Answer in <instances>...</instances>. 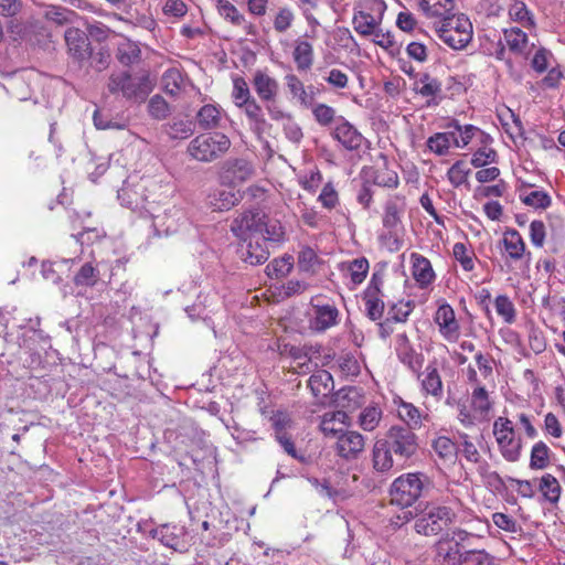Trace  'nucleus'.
Instances as JSON below:
<instances>
[{
    "instance_id": "f257e3e1",
    "label": "nucleus",
    "mask_w": 565,
    "mask_h": 565,
    "mask_svg": "<svg viewBox=\"0 0 565 565\" xmlns=\"http://www.w3.org/2000/svg\"><path fill=\"white\" fill-rule=\"evenodd\" d=\"M231 231L238 238L266 236L271 243H280L285 236L280 222L270 220L262 210L242 213L232 222Z\"/></svg>"
},
{
    "instance_id": "f03ea898",
    "label": "nucleus",
    "mask_w": 565,
    "mask_h": 565,
    "mask_svg": "<svg viewBox=\"0 0 565 565\" xmlns=\"http://www.w3.org/2000/svg\"><path fill=\"white\" fill-rule=\"evenodd\" d=\"M153 87L154 84L147 72L140 75H132L128 71L113 72L107 83V89L111 95L121 96L132 104L143 103Z\"/></svg>"
},
{
    "instance_id": "7ed1b4c3",
    "label": "nucleus",
    "mask_w": 565,
    "mask_h": 565,
    "mask_svg": "<svg viewBox=\"0 0 565 565\" xmlns=\"http://www.w3.org/2000/svg\"><path fill=\"white\" fill-rule=\"evenodd\" d=\"M431 489V481L423 472L404 473L390 487L391 503L403 509L412 507Z\"/></svg>"
},
{
    "instance_id": "20e7f679",
    "label": "nucleus",
    "mask_w": 565,
    "mask_h": 565,
    "mask_svg": "<svg viewBox=\"0 0 565 565\" xmlns=\"http://www.w3.org/2000/svg\"><path fill=\"white\" fill-rule=\"evenodd\" d=\"M231 147L230 138L222 132H205L193 138L188 153L200 162H212L224 156Z\"/></svg>"
},
{
    "instance_id": "39448f33",
    "label": "nucleus",
    "mask_w": 565,
    "mask_h": 565,
    "mask_svg": "<svg viewBox=\"0 0 565 565\" xmlns=\"http://www.w3.org/2000/svg\"><path fill=\"white\" fill-rule=\"evenodd\" d=\"M438 38L454 50L465 49L472 40V23L463 13H457L436 24Z\"/></svg>"
},
{
    "instance_id": "423d86ee",
    "label": "nucleus",
    "mask_w": 565,
    "mask_h": 565,
    "mask_svg": "<svg viewBox=\"0 0 565 565\" xmlns=\"http://www.w3.org/2000/svg\"><path fill=\"white\" fill-rule=\"evenodd\" d=\"M383 439L392 449L399 468L413 459L419 449L418 437L408 425L392 426Z\"/></svg>"
},
{
    "instance_id": "0eeeda50",
    "label": "nucleus",
    "mask_w": 565,
    "mask_h": 565,
    "mask_svg": "<svg viewBox=\"0 0 565 565\" xmlns=\"http://www.w3.org/2000/svg\"><path fill=\"white\" fill-rule=\"evenodd\" d=\"M457 519L455 510L447 505L431 504L415 521V531L426 536L438 535Z\"/></svg>"
},
{
    "instance_id": "6e6552de",
    "label": "nucleus",
    "mask_w": 565,
    "mask_h": 565,
    "mask_svg": "<svg viewBox=\"0 0 565 565\" xmlns=\"http://www.w3.org/2000/svg\"><path fill=\"white\" fill-rule=\"evenodd\" d=\"M493 435L501 456L509 462H516L523 446L522 439L515 437L513 423L508 417H498L493 423Z\"/></svg>"
},
{
    "instance_id": "1a4fd4ad",
    "label": "nucleus",
    "mask_w": 565,
    "mask_h": 565,
    "mask_svg": "<svg viewBox=\"0 0 565 565\" xmlns=\"http://www.w3.org/2000/svg\"><path fill=\"white\" fill-rule=\"evenodd\" d=\"M262 237H242L237 248L239 258L252 265L257 266L267 262L269 258V249L267 243H271L269 239Z\"/></svg>"
},
{
    "instance_id": "9d476101",
    "label": "nucleus",
    "mask_w": 565,
    "mask_h": 565,
    "mask_svg": "<svg viewBox=\"0 0 565 565\" xmlns=\"http://www.w3.org/2000/svg\"><path fill=\"white\" fill-rule=\"evenodd\" d=\"M395 353L398 361L411 372L416 374L417 379L424 375V373L420 372L425 360L424 354L414 349L405 332L398 333L395 338Z\"/></svg>"
},
{
    "instance_id": "9b49d317",
    "label": "nucleus",
    "mask_w": 565,
    "mask_h": 565,
    "mask_svg": "<svg viewBox=\"0 0 565 565\" xmlns=\"http://www.w3.org/2000/svg\"><path fill=\"white\" fill-rule=\"evenodd\" d=\"M253 172V166L247 160L230 158L222 163L220 178L223 183L237 185L247 181Z\"/></svg>"
},
{
    "instance_id": "f8f14e48",
    "label": "nucleus",
    "mask_w": 565,
    "mask_h": 565,
    "mask_svg": "<svg viewBox=\"0 0 565 565\" xmlns=\"http://www.w3.org/2000/svg\"><path fill=\"white\" fill-rule=\"evenodd\" d=\"M365 438L362 434L354 430H344L340 434L335 441V452L339 457L347 461H352L359 458L364 451Z\"/></svg>"
},
{
    "instance_id": "ddd939ff",
    "label": "nucleus",
    "mask_w": 565,
    "mask_h": 565,
    "mask_svg": "<svg viewBox=\"0 0 565 565\" xmlns=\"http://www.w3.org/2000/svg\"><path fill=\"white\" fill-rule=\"evenodd\" d=\"M331 136L349 151L359 150L365 140L363 135L343 116L338 117L337 125L333 127Z\"/></svg>"
},
{
    "instance_id": "4468645a",
    "label": "nucleus",
    "mask_w": 565,
    "mask_h": 565,
    "mask_svg": "<svg viewBox=\"0 0 565 565\" xmlns=\"http://www.w3.org/2000/svg\"><path fill=\"white\" fill-rule=\"evenodd\" d=\"M462 551L443 536L431 546L433 565H461Z\"/></svg>"
},
{
    "instance_id": "2eb2a0df",
    "label": "nucleus",
    "mask_w": 565,
    "mask_h": 565,
    "mask_svg": "<svg viewBox=\"0 0 565 565\" xmlns=\"http://www.w3.org/2000/svg\"><path fill=\"white\" fill-rule=\"evenodd\" d=\"M65 42L70 55L77 62H83L88 58L92 49L87 34L77 29L70 28L65 31Z\"/></svg>"
},
{
    "instance_id": "dca6fc26",
    "label": "nucleus",
    "mask_w": 565,
    "mask_h": 565,
    "mask_svg": "<svg viewBox=\"0 0 565 565\" xmlns=\"http://www.w3.org/2000/svg\"><path fill=\"white\" fill-rule=\"evenodd\" d=\"M434 320L438 324L439 332L445 339L455 340L458 338L459 323L449 303L444 302L438 307Z\"/></svg>"
},
{
    "instance_id": "f3484780",
    "label": "nucleus",
    "mask_w": 565,
    "mask_h": 565,
    "mask_svg": "<svg viewBox=\"0 0 565 565\" xmlns=\"http://www.w3.org/2000/svg\"><path fill=\"white\" fill-rule=\"evenodd\" d=\"M315 316L310 320V328L323 332L338 323L339 310L333 305L313 306Z\"/></svg>"
},
{
    "instance_id": "a211bd4d",
    "label": "nucleus",
    "mask_w": 565,
    "mask_h": 565,
    "mask_svg": "<svg viewBox=\"0 0 565 565\" xmlns=\"http://www.w3.org/2000/svg\"><path fill=\"white\" fill-rule=\"evenodd\" d=\"M372 463L377 472H387L396 465V458L386 441L377 439L372 449Z\"/></svg>"
},
{
    "instance_id": "6ab92c4d",
    "label": "nucleus",
    "mask_w": 565,
    "mask_h": 565,
    "mask_svg": "<svg viewBox=\"0 0 565 565\" xmlns=\"http://www.w3.org/2000/svg\"><path fill=\"white\" fill-rule=\"evenodd\" d=\"M412 274L420 288H426L436 278L430 260L423 255L412 254Z\"/></svg>"
},
{
    "instance_id": "aec40b11",
    "label": "nucleus",
    "mask_w": 565,
    "mask_h": 565,
    "mask_svg": "<svg viewBox=\"0 0 565 565\" xmlns=\"http://www.w3.org/2000/svg\"><path fill=\"white\" fill-rule=\"evenodd\" d=\"M195 126L190 119L173 117L170 121L161 126V132L167 135L170 140L188 139L194 134Z\"/></svg>"
},
{
    "instance_id": "412c9836",
    "label": "nucleus",
    "mask_w": 565,
    "mask_h": 565,
    "mask_svg": "<svg viewBox=\"0 0 565 565\" xmlns=\"http://www.w3.org/2000/svg\"><path fill=\"white\" fill-rule=\"evenodd\" d=\"M419 8L427 18H439V22L456 14L454 0H419Z\"/></svg>"
},
{
    "instance_id": "4be33fe9",
    "label": "nucleus",
    "mask_w": 565,
    "mask_h": 565,
    "mask_svg": "<svg viewBox=\"0 0 565 565\" xmlns=\"http://www.w3.org/2000/svg\"><path fill=\"white\" fill-rule=\"evenodd\" d=\"M501 244L509 259L518 262L523 258L526 247L521 234L516 230L507 228L503 233Z\"/></svg>"
},
{
    "instance_id": "5701e85b",
    "label": "nucleus",
    "mask_w": 565,
    "mask_h": 565,
    "mask_svg": "<svg viewBox=\"0 0 565 565\" xmlns=\"http://www.w3.org/2000/svg\"><path fill=\"white\" fill-rule=\"evenodd\" d=\"M503 40L510 52L515 55H526L529 36L518 26L503 29Z\"/></svg>"
},
{
    "instance_id": "b1692460",
    "label": "nucleus",
    "mask_w": 565,
    "mask_h": 565,
    "mask_svg": "<svg viewBox=\"0 0 565 565\" xmlns=\"http://www.w3.org/2000/svg\"><path fill=\"white\" fill-rule=\"evenodd\" d=\"M253 86L263 102H273L278 93V83L262 71L254 75Z\"/></svg>"
},
{
    "instance_id": "393cba45",
    "label": "nucleus",
    "mask_w": 565,
    "mask_h": 565,
    "mask_svg": "<svg viewBox=\"0 0 565 565\" xmlns=\"http://www.w3.org/2000/svg\"><path fill=\"white\" fill-rule=\"evenodd\" d=\"M308 387L316 398L327 397L334 388L333 377L328 371L320 370L309 377Z\"/></svg>"
},
{
    "instance_id": "a878e982",
    "label": "nucleus",
    "mask_w": 565,
    "mask_h": 565,
    "mask_svg": "<svg viewBox=\"0 0 565 565\" xmlns=\"http://www.w3.org/2000/svg\"><path fill=\"white\" fill-rule=\"evenodd\" d=\"M116 58L124 66H131L141 60V50L138 44L124 38L117 45Z\"/></svg>"
},
{
    "instance_id": "bb28decb",
    "label": "nucleus",
    "mask_w": 565,
    "mask_h": 565,
    "mask_svg": "<svg viewBox=\"0 0 565 565\" xmlns=\"http://www.w3.org/2000/svg\"><path fill=\"white\" fill-rule=\"evenodd\" d=\"M534 185L531 183H523L520 189V200L523 204L533 207L546 210L552 204V199L550 194L544 190H535L529 193L524 192V188H533Z\"/></svg>"
},
{
    "instance_id": "cd10ccee",
    "label": "nucleus",
    "mask_w": 565,
    "mask_h": 565,
    "mask_svg": "<svg viewBox=\"0 0 565 565\" xmlns=\"http://www.w3.org/2000/svg\"><path fill=\"white\" fill-rule=\"evenodd\" d=\"M509 17L525 29L532 30L536 28L534 14L523 1L514 0L510 4Z\"/></svg>"
},
{
    "instance_id": "c85d7f7f",
    "label": "nucleus",
    "mask_w": 565,
    "mask_h": 565,
    "mask_svg": "<svg viewBox=\"0 0 565 565\" xmlns=\"http://www.w3.org/2000/svg\"><path fill=\"white\" fill-rule=\"evenodd\" d=\"M412 90L425 98L426 107H436L438 106L444 96H443V85L441 82H434L430 84H422V85H413Z\"/></svg>"
},
{
    "instance_id": "c756f323",
    "label": "nucleus",
    "mask_w": 565,
    "mask_h": 565,
    "mask_svg": "<svg viewBox=\"0 0 565 565\" xmlns=\"http://www.w3.org/2000/svg\"><path fill=\"white\" fill-rule=\"evenodd\" d=\"M369 260L365 257H359L351 262L340 264V270L348 273L354 285L363 282L369 273Z\"/></svg>"
},
{
    "instance_id": "7c9ffc66",
    "label": "nucleus",
    "mask_w": 565,
    "mask_h": 565,
    "mask_svg": "<svg viewBox=\"0 0 565 565\" xmlns=\"http://www.w3.org/2000/svg\"><path fill=\"white\" fill-rule=\"evenodd\" d=\"M352 24L355 32L362 36H370L375 33L380 22L369 12L355 10Z\"/></svg>"
},
{
    "instance_id": "2f4dec72",
    "label": "nucleus",
    "mask_w": 565,
    "mask_h": 565,
    "mask_svg": "<svg viewBox=\"0 0 565 565\" xmlns=\"http://www.w3.org/2000/svg\"><path fill=\"white\" fill-rule=\"evenodd\" d=\"M100 273L92 263L83 264L73 277L76 287H94L99 280Z\"/></svg>"
},
{
    "instance_id": "473e14b6",
    "label": "nucleus",
    "mask_w": 565,
    "mask_h": 565,
    "mask_svg": "<svg viewBox=\"0 0 565 565\" xmlns=\"http://www.w3.org/2000/svg\"><path fill=\"white\" fill-rule=\"evenodd\" d=\"M403 209L398 205L397 199L386 201L383 214V226L392 234L402 223Z\"/></svg>"
},
{
    "instance_id": "72a5a7b5",
    "label": "nucleus",
    "mask_w": 565,
    "mask_h": 565,
    "mask_svg": "<svg viewBox=\"0 0 565 565\" xmlns=\"http://www.w3.org/2000/svg\"><path fill=\"white\" fill-rule=\"evenodd\" d=\"M422 387L434 397L440 398L443 396V382L437 367L434 364H428L426 374L422 379Z\"/></svg>"
},
{
    "instance_id": "f704fd0d",
    "label": "nucleus",
    "mask_w": 565,
    "mask_h": 565,
    "mask_svg": "<svg viewBox=\"0 0 565 565\" xmlns=\"http://www.w3.org/2000/svg\"><path fill=\"white\" fill-rule=\"evenodd\" d=\"M286 85L289 88L291 95L299 99L300 104L305 107H310L315 100V93L308 94L302 82L295 75L288 74L285 77Z\"/></svg>"
},
{
    "instance_id": "c9c22d12",
    "label": "nucleus",
    "mask_w": 565,
    "mask_h": 565,
    "mask_svg": "<svg viewBox=\"0 0 565 565\" xmlns=\"http://www.w3.org/2000/svg\"><path fill=\"white\" fill-rule=\"evenodd\" d=\"M539 490L543 498L550 503H557L561 497V484L551 473H545L540 479Z\"/></svg>"
},
{
    "instance_id": "e433bc0d",
    "label": "nucleus",
    "mask_w": 565,
    "mask_h": 565,
    "mask_svg": "<svg viewBox=\"0 0 565 565\" xmlns=\"http://www.w3.org/2000/svg\"><path fill=\"white\" fill-rule=\"evenodd\" d=\"M292 55L299 71H307L312 66L313 47L309 42L297 41Z\"/></svg>"
},
{
    "instance_id": "4c0bfd02",
    "label": "nucleus",
    "mask_w": 565,
    "mask_h": 565,
    "mask_svg": "<svg viewBox=\"0 0 565 565\" xmlns=\"http://www.w3.org/2000/svg\"><path fill=\"white\" fill-rule=\"evenodd\" d=\"M147 110L152 119L162 121L170 116L172 107L161 95L156 94L149 99Z\"/></svg>"
},
{
    "instance_id": "58836bf2",
    "label": "nucleus",
    "mask_w": 565,
    "mask_h": 565,
    "mask_svg": "<svg viewBox=\"0 0 565 565\" xmlns=\"http://www.w3.org/2000/svg\"><path fill=\"white\" fill-rule=\"evenodd\" d=\"M196 120L202 129H213L220 124L221 113L216 106L207 104L198 111Z\"/></svg>"
},
{
    "instance_id": "ea45409f",
    "label": "nucleus",
    "mask_w": 565,
    "mask_h": 565,
    "mask_svg": "<svg viewBox=\"0 0 565 565\" xmlns=\"http://www.w3.org/2000/svg\"><path fill=\"white\" fill-rule=\"evenodd\" d=\"M294 267V257L285 255L275 258L266 266V274L269 278H281L287 276Z\"/></svg>"
},
{
    "instance_id": "a19ab883",
    "label": "nucleus",
    "mask_w": 565,
    "mask_h": 565,
    "mask_svg": "<svg viewBox=\"0 0 565 565\" xmlns=\"http://www.w3.org/2000/svg\"><path fill=\"white\" fill-rule=\"evenodd\" d=\"M550 448L544 441L534 444L531 450L530 468L534 470L545 469L550 463Z\"/></svg>"
},
{
    "instance_id": "79ce46f5",
    "label": "nucleus",
    "mask_w": 565,
    "mask_h": 565,
    "mask_svg": "<svg viewBox=\"0 0 565 565\" xmlns=\"http://www.w3.org/2000/svg\"><path fill=\"white\" fill-rule=\"evenodd\" d=\"M311 111L315 117V120L322 127H328L331 124L337 125V110L323 103L312 104Z\"/></svg>"
},
{
    "instance_id": "37998d69",
    "label": "nucleus",
    "mask_w": 565,
    "mask_h": 565,
    "mask_svg": "<svg viewBox=\"0 0 565 565\" xmlns=\"http://www.w3.org/2000/svg\"><path fill=\"white\" fill-rule=\"evenodd\" d=\"M448 129H455L459 132V139L455 140V147L463 148L469 142L477 137L476 132L478 131V127L473 125H465L461 126L458 120L452 119L447 124Z\"/></svg>"
},
{
    "instance_id": "c03bdc74",
    "label": "nucleus",
    "mask_w": 565,
    "mask_h": 565,
    "mask_svg": "<svg viewBox=\"0 0 565 565\" xmlns=\"http://www.w3.org/2000/svg\"><path fill=\"white\" fill-rule=\"evenodd\" d=\"M495 557L484 550L467 548L462 551L461 565H494Z\"/></svg>"
},
{
    "instance_id": "a18cd8bd",
    "label": "nucleus",
    "mask_w": 565,
    "mask_h": 565,
    "mask_svg": "<svg viewBox=\"0 0 565 565\" xmlns=\"http://www.w3.org/2000/svg\"><path fill=\"white\" fill-rule=\"evenodd\" d=\"M471 169L467 166L463 160H457L448 170L447 177L449 182L455 186L459 188L462 184L469 185L468 175Z\"/></svg>"
},
{
    "instance_id": "49530a36",
    "label": "nucleus",
    "mask_w": 565,
    "mask_h": 565,
    "mask_svg": "<svg viewBox=\"0 0 565 565\" xmlns=\"http://www.w3.org/2000/svg\"><path fill=\"white\" fill-rule=\"evenodd\" d=\"M361 388L355 386L344 387L338 394V401L344 408L360 407L363 403Z\"/></svg>"
},
{
    "instance_id": "de8ad7c7",
    "label": "nucleus",
    "mask_w": 565,
    "mask_h": 565,
    "mask_svg": "<svg viewBox=\"0 0 565 565\" xmlns=\"http://www.w3.org/2000/svg\"><path fill=\"white\" fill-rule=\"evenodd\" d=\"M381 418V408L376 406H369L361 412L359 416V424L365 431H372L379 426Z\"/></svg>"
},
{
    "instance_id": "09e8293b",
    "label": "nucleus",
    "mask_w": 565,
    "mask_h": 565,
    "mask_svg": "<svg viewBox=\"0 0 565 565\" xmlns=\"http://www.w3.org/2000/svg\"><path fill=\"white\" fill-rule=\"evenodd\" d=\"M241 195L233 189H223L214 194V202L212 204L216 210H230L238 203Z\"/></svg>"
},
{
    "instance_id": "8fccbe9b",
    "label": "nucleus",
    "mask_w": 565,
    "mask_h": 565,
    "mask_svg": "<svg viewBox=\"0 0 565 565\" xmlns=\"http://www.w3.org/2000/svg\"><path fill=\"white\" fill-rule=\"evenodd\" d=\"M494 307L497 313L502 317V319L511 324L515 321L516 310L511 301V299L507 295H499L494 299Z\"/></svg>"
},
{
    "instance_id": "3c124183",
    "label": "nucleus",
    "mask_w": 565,
    "mask_h": 565,
    "mask_svg": "<svg viewBox=\"0 0 565 565\" xmlns=\"http://www.w3.org/2000/svg\"><path fill=\"white\" fill-rule=\"evenodd\" d=\"M162 533L160 535V543L166 547L174 551L179 550L180 537L182 535V529L177 525L161 524Z\"/></svg>"
},
{
    "instance_id": "603ef678",
    "label": "nucleus",
    "mask_w": 565,
    "mask_h": 565,
    "mask_svg": "<svg viewBox=\"0 0 565 565\" xmlns=\"http://www.w3.org/2000/svg\"><path fill=\"white\" fill-rule=\"evenodd\" d=\"M216 8L218 14L233 25H242L245 22L244 15L241 14L237 8L228 0H217Z\"/></svg>"
},
{
    "instance_id": "864d4df0",
    "label": "nucleus",
    "mask_w": 565,
    "mask_h": 565,
    "mask_svg": "<svg viewBox=\"0 0 565 565\" xmlns=\"http://www.w3.org/2000/svg\"><path fill=\"white\" fill-rule=\"evenodd\" d=\"M370 177L379 186L395 189L398 185V175L395 171L387 169H371Z\"/></svg>"
},
{
    "instance_id": "5fc2aeb1",
    "label": "nucleus",
    "mask_w": 565,
    "mask_h": 565,
    "mask_svg": "<svg viewBox=\"0 0 565 565\" xmlns=\"http://www.w3.org/2000/svg\"><path fill=\"white\" fill-rule=\"evenodd\" d=\"M436 454L443 458L451 460L458 452V445L446 436H439L433 443Z\"/></svg>"
},
{
    "instance_id": "6e6d98bb",
    "label": "nucleus",
    "mask_w": 565,
    "mask_h": 565,
    "mask_svg": "<svg viewBox=\"0 0 565 565\" xmlns=\"http://www.w3.org/2000/svg\"><path fill=\"white\" fill-rule=\"evenodd\" d=\"M529 345L535 354H540L546 349V340L542 330L530 321L526 323Z\"/></svg>"
},
{
    "instance_id": "4d7b16f0",
    "label": "nucleus",
    "mask_w": 565,
    "mask_h": 565,
    "mask_svg": "<svg viewBox=\"0 0 565 565\" xmlns=\"http://www.w3.org/2000/svg\"><path fill=\"white\" fill-rule=\"evenodd\" d=\"M498 161V153L491 147H479L472 154L471 164L475 168H483L489 163H495Z\"/></svg>"
},
{
    "instance_id": "13d9d810",
    "label": "nucleus",
    "mask_w": 565,
    "mask_h": 565,
    "mask_svg": "<svg viewBox=\"0 0 565 565\" xmlns=\"http://www.w3.org/2000/svg\"><path fill=\"white\" fill-rule=\"evenodd\" d=\"M366 316L373 320H380L384 312V302L380 295L364 294Z\"/></svg>"
},
{
    "instance_id": "bf43d9fd",
    "label": "nucleus",
    "mask_w": 565,
    "mask_h": 565,
    "mask_svg": "<svg viewBox=\"0 0 565 565\" xmlns=\"http://www.w3.org/2000/svg\"><path fill=\"white\" fill-rule=\"evenodd\" d=\"M87 60H89V64L94 70H96L97 72H102L106 70L109 65V50L105 46H99V49L95 52L92 47Z\"/></svg>"
},
{
    "instance_id": "052dcab7",
    "label": "nucleus",
    "mask_w": 565,
    "mask_h": 565,
    "mask_svg": "<svg viewBox=\"0 0 565 565\" xmlns=\"http://www.w3.org/2000/svg\"><path fill=\"white\" fill-rule=\"evenodd\" d=\"M454 256L466 271H471L475 268L473 252H469L463 243H456L452 248Z\"/></svg>"
},
{
    "instance_id": "680f3d73",
    "label": "nucleus",
    "mask_w": 565,
    "mask_h": 565,
    "mask_svg": "<svg viewBox=\"0 0 565 565\" xmlns=\"http://www.w3.org/2000/svg\"><path fill=\"white\" fill-rule=\"evenodd\" d=\"M232 97L234 99L235 105L238 107L239 105L246 103L254 98L250 95L248 85L243 77H235L233 79V93Z\"/></svg>"
},
{
    "instance_id": "e2e57ef3",
    "label": "nucleus",
    "mask_w": 565,
    "mask_h": 565,
    "mask_svg": "<svg viewBox=\"0 0 565 565\" xmlns=\"http://www.w3.org/2000/svg\"><path fill=\"white\" fill-rule=\"evenodd\" d=\"M182 77L179 71L170 68L163 73V89L171 96H177L180 90Z\"/></svg>"
},
{
    "instance_id": "0e129e2a",
    "label": "nucleus",
    "mask_w": 565,
    "mask_h": 565,
    "mask_svg": "<svg viewBox=\"0 0 565 565\" xmlns=\"http://www.w3.org/2000/svg\"><path fill=\"white\" fill-rule=\"evenodd\" d=\"M294 20L295 13L290 8H280L274 19V28L277 32L284 33L291 26Z\"/></svg>"
},
{
    "instance_id": "69168bd1",
    "label": "nucleus",
    "mask_w": 565,
    "mask_h": 565,
    "mask_svg": "<svg viewBox=\"0 0 565 565\" xmlns=\"http://www.w3.org/2000/svg\"><path fill=\"white\" fill-rule=\"evenodd\" d=\"M471 403L475 411H478L480 414H486L491 408L488 392L483 386H478L473 390Z\"/></svg>"
},
{
    "instance_id": "338daca9",
    "label": "nucleus",
    "mask_w": 565,
    "mask_h": 565,
    "mask_svg": "<svg viewBox=\"0 0 565 565\" xmlns=\"http://www.w3.org/2000/svg\"><path fill=\"white\" fill-rule=\"evenodd\" d=\"M282 130L285 137L292 143L299 145L303 138V131L301 127L296 122L294 116L288 118L287 121L282 122Z\"/></svg>"
},
{
    "instance_id": "774afa93",
    "label": "nucleus",
    "mask_w": 565,
    "mask_h": 565,
    "mask_svg": "<svg viewBox=\"0 0 565 565\" xmlns=\"http://www.w3.org/2000/svg\"><path fill=\"white\" fill-rule=\"evenodd\" d=\"M447 136L443 132L430 136L427 140V147L438 156L446 154L449 150V139H447Z\"/></svg>"
}]
</instances>
